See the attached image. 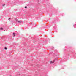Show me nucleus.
<instances>
[{"instance_id":"423d86ee","label":"nucleus","mask_w":76,"mask_h":76,"mask_svg":"<svg viewBox=\"0 0 76 76\" xmlns=\"http://www.w3.org/2000/svg\"><path fill=\"white\" fill-rule=\"evenodd\" d=\"M5 50H7V48H5Z\"/></svg>"},{"instance_id":"f257e3e1","label":"nucleus","mask_w":76,"mask_h":76,"mask_svg":"<svg viewBox=\"0 0 76 76\" xmlns=\"http://www.w3.org/2000/svg\"><path fill=\"white\" fill-rule=\"evenodd\" d=\"M21 22H22V21H19L18 22V23H21Z\"/></svg>"},{"instance_id":"f03ea898","label":"nucleus","mask_w":76,"mask_h":76,"mask_svg":"<svg viewBox=\"0 0 76 76\" xmlns=\"http://www.w3.org/2000/svg\"><path fill=\"white\" fill-rule=\"evenodd\" d=\"M3 28H0V30H3Z\"/></svg>"},{"instance_id":"20e7f679","label":"nucleus","mask_w":76,"mask_h":76,"mask_svg":"<svg viewBox=\"0 0 76 76\" xmlns=\"http://www.w3.org/2000/svg\"><path fill=\"white\" fill-rule=\"evenodd\" d=\"M50 63H51V64L53 63V61H50Z\"/></svg>"},{"instance_id":"39448f33","label":"nucleus","mask_w":76,"mask_h":76,"mask_svg":"<svg viewBox=\"0 0 76 76\" xmlns=\"http://www.w3.org/2000/svg\"><path fill=\"white\" fill-rule=\"evenodd\" d=\"M25 8H26H26H27V7L26 6L25 7Z\"/></svg>"},{"instance_id":"0eeeda50","label":"nucleus","mask_w":76,"mask_h":76,"mask_svg":"<svg viewBox=\"0 0 76 76\" xmlns=\"http://www.w3.org/2000/svg\"><path fill=\"white\" fill-rule=\"evenodd\" d=\"M10 18H9V19H8V20H10Z\"/></svg>"},{"instance_id":"7ed1b4c3","label":"nucleus","mask_w":76,"mask_h":76,"mask_svg":"<svg viewBox=\"0 0 76 76\" xmlns=\"http://www.w3.org/2000/svg\"><path fill=\"white\" fill-rule=\"evenodd\" d=\"M13 35H14L13 37H15V33H13Z\"/></svg>"},{"instance_id":"1a4fd4ad","label":"nucleus","mask_w":76,"mask_h":76,"mask_svg":"<svg viewBox=\"0 0 76 76\" xmlns=\"http://www.w3.org/2000/svg\"><path fill=\"white\" fill-rule=\"evenodd\" d=\"M5 6V4H4V5H3V6Z\"/></svg>"},{"instance_id":"6e6552de","label":"nucleus","mask_w":76,"mask_h":76,"mask_svg":"<svg viewBox=\"0 0 76 76\" xmlns=\"http://www.w3.org/2000/svg\"><path fill=\"white\" fill-rule=\"evenodd\" d=\"M54 61H53V62H52L53 63H54Z\"/></svg>"}]
</instances>
